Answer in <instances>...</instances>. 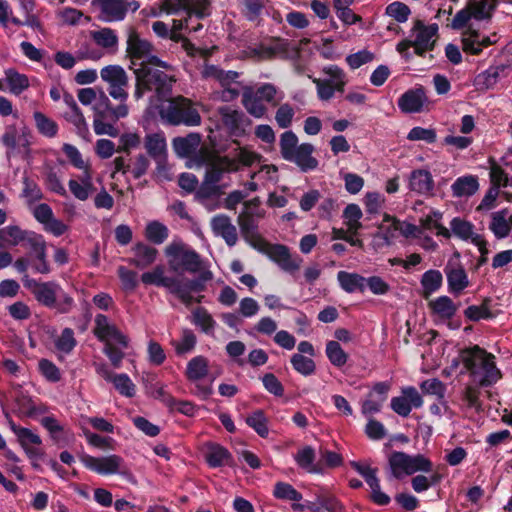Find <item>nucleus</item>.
Here are the masks:
<instances>
[{"label":"nucleus","instance_id":"nucleus-24","mask_svg":"<svg viewBox=\"0 0 512 512\" xmlns=\"http://www.w3.org/2000/svg\"><path fill=\"white\" fill-rule=\"evenodd\" d=\"M219 115L222 124L231 136L240 137L245 134L247 118L243 112L225 106L219 108Z\"/></svg>","mask_w":512,"mask_h":512},{"label":"nucleus","instance_id":"nucleus-25","mask_svg":"<svg viewBox=\"0 0 512 512\" xmlns=\"http://www.w3.org/2000/svg\"><path fill=\"white\" fill-rule=\"evenodd\" d=\"M428 102L422 86L406 91L398 99V107L403 113H419Z\"/></svg>","mask_w":512,"mask_h":512},{"label":"nucleus","instance_id":"nucleus-39","mask_svg":"<svg viewBox=\"0 0 512 512\" xmlns=\"http://www.w3.org/2000/svg\"><path fill=\"white\" fill-rule=\"evenodd\" d=\"M432 311L443 319H451L457 311V306L448 296H440L429 303Z\"/></svg>","mask_w":512,"mask_h":512},{"label":"nucleus","instance_id":"nucleus-45","mask_svg":"<svg viewBox=\"0 0 512 512\" xmlns=\"http://www.w3.org/2000/svg\"><path fill=\"white\" fill-rule=\"evenodd\" d=\"M33 118L36 128L40 134L48 138H52L57 135L58 125L54 120L39 111L34 112Z\"/></svg>","mask_w":512,"mask_h":512},{"label":"nucleus","instance_id":"nucleus-15","mask_svg":"<svg viewBox=\"0 0 512 512\" xmlns=\"http://www.w3.org/2000/svg\"><path fill=\"white\" fill-rule=\"evenodd\" d=\"M444 273L447 281L448 291L455 296H460L471 286L468 273L462 263L458 260H449L445 267Z\"/></svg>","mask_w":512,"mask_h":512},{"label":"nucleus","instance_id":"nucleus-6","mask_svg":"<svg viewBox=\"0 0 512 512\" xmlns=\"http://www.w3.org/2000/svg\"><path fill=\"white\" fill-rule=\"evenodd\" d=\"M169 269L175 273H197L203 268L200 255L179 239H174L165 247Z\"/></svg>","mask_w":512,"mask_h":512},{"label":"nucleus","instance_id":"nucleus-46","mask_svg":"<svg viewBox=\"0 0 512 512\" xmlns=\"http://www.w3.org/2000/svg\"><path fill=\"white\" fill-rule=\"evenodd\" d=\"M55 348L59 353L70 354L77 345L74 331L71 328H64L54 340Z\"/></svg>","mask_w":512,"mask_h":512},{"label":"nucleus","instance_id":"nucleus-21","mask_svg":"<svg viewBox=\"0 0 512 512\" xmlns=\"http://www.w3.org/2000/svg\"><path fill=\"white\" fill-rule=\"evenodd\" d=\"M82 463L86 468L100 475H110L120 472L123 465V459L115 454L103 457L85 455L82 457Z\"/></svg>","mask_w":512,"mask_h":512},{"label":"nucleus","instance_id":"nucleus-35","mask_svg":"<svg viewBox=\"0 0 512 512\" xmlns=\"http://www.w3.org/2000/svg\"><path fill=\"white\" fill-rule=\"evenodd\" d=\"M170 293L176 295L180 301L186 306L191 305L194 301L200 302V298L195 299L188 285V279L172 277V285L168 286Z\"/></svg>","mask_w":512,"mask_h":512},{"label":"nucleus","instance_id":"nucleus-63","mask_svg":"<svg viewBox=\"0 0 512 512\" xmlns=\"http://www.w3.org/2000/svg\"><path fill=\"white\" fill-rule=\"evenodd\" d=\"M294 116V107L289 103H283L276 110L275 121L278 127L286 129L291 126Z\"/></svg>","mask_w":512,"mask_h":512},{"label":"nucleus","instance_id":"nucleus-26","mask_svg":"<svg viewBox=\"0 0 512 512\" xmlns=\"http://www.w3.org/2000/svg\"><path fill=\"white\" fill-rule=\"evenodd\" d=\"M133 256L128 259L130 265L139 269L151 266L158 256V250L143 242H137L131 248Z\"/></svg>","mask_w":512,"mask_h":512},{"label":"nucleus","instance_id":"nucleus-9","mask_svg":"<svg viewBox=\"0 0 512 512\" xmlns=\"http://www.w3.org/2000/svg\"><path fill=\"white\" fill-rule=\"evenodd\" d=\"M173 150L181 158H190V167H200L208 160L210 151L201 146V136L189 133L185 137H176L172 141Z\"/></svg>","mask_w":512,"mask_h":512},{"label":"nucleus","instance_id":"nucleus-4","mask_svg":"<svg viewBox=\"0 0 512 512\" xmlns=\"http://www.w3.org/2000/svg\"><path fill=\"white\" fill-rule=\"evenodd\" d=\"M172 92L159 100L166 102L159 109L160 117L168 124L177 126H198L201 116L192 101L183 96L171 97Z\"/></svg>","mask_w":512,"mask_h":512},{"label":"nucleus","instance_id":"nucleus-12","mask_svg":"<svg viewBox=\"0 0 512 512\" xmlns=\"http://www.w3.org/2000/svg\"><path fill=\"white\" fill-rule=\"evenodd\" d=\"M209 361L204 356H195L189 360L185 370L188 381L194 384L193 394L202 400H206L212 394V384H204L201 381L208 376Z\"/></svg>","mask_w":512,"mask_h":512},{"label":"nucleus","instance_id":"nucleus-37","mask_svg":"<svg viewBox=\"0 0 512 512\" xmlns=\"http://www.w3.org/2000/svg\"><path fill=\"white\" fill-rule=\"evenodd\" d=\"M27 232L28 230H22L16 225H9L0 229V247L23 244Z\"/></svg>","mask_w":512,"mask_h":512},{"label":"nucleus","instance_id":"nucleus-36","mask_svg":"<svg viewBox=\"0 0 512 512\" xmlns=\"http://www.w3.org/2000/svg\"><path fill=\"white\" fill-rule=\"evenodd\" d=\"M230 458L229 451L223 446L215 443L206 445L205 459L211 467H220L225 465Z\"/></svg>","mask_w":512,"mask_h":512},{"label":"nucleus","instance_id":"nucleus-3","mask_svg":"<svg viewBox=\"0 0 512 512\" xmlns=\"http://www.w3.org/2000/svg\"><path fill=\"white\" fill-rule=\"evenodd\" d=\"M23 285L31 291L35 299L43 306L55 309L58 313H69L74 305V299L67 294L63 288L55 281L38 282L24 275Z\"/></svg>","mask_w":512,"mask_h":512},{"label":"nucleus","instance_id":"nucleus-17","mask_svg":"<svg viewBox=\"0 0 512 512\" xmlns=\"http://www.w3.org/2000/svg\"><path fill=\"white\" fill-rule=\"evenodd\" d=\"M266 254L280 269L290 274L297 272L303 262L299 255H292L289 248L281 244L268 245Z\"/></svg>","mask_w":512,"mask_h":512},{"label":"nucleus","instance_id":"nucleus-60","mask_svg":"<svg viewBox=\"0 0 512 512\" xmlns=\"http://www.w3.org/2000/svg\"><path fill=\"white\" fill-rule=\"evenodd\" d=\"M260 158L261 156L258 153L245 147H240L235 150V154L233 157H230V160L235 162L239 170L241 166L249 167L253 165L255 162L259 161Z\"/></svg>","mask_w":512,"mask_h":512},{"label":"nucleus","instance_id":"nucleus-48","mask_svg":"<svg viewBox=\"0 0 512 512\" xmlns=\"http://www.w3.org/2000/svg\"><path fill=\"white\" fill-rule=\"evenodd\" d=\"M279 146L281 156L287 161L299 147L298 137L291 130L285 131L280 136Z\"/></svg>","mask_w":512,"mask_h":512},{"label":"nucleus","instance_id":"nucleus-27","mask_svg":"<svg viewBox=\"0 0 512 512\" xmlns=\"http://www.w3.org/2000/svg\"><path fill=\"white\" fill-rule=\"evenodd\" d=\"M211 227L214 234L222 237L228 246L233 247L236 245L238 241L237 229L227 215L219 214L214 216L211 220Z\"/></svg>","mask_w":512,"mask_h":512},{"label":"nucleus","instance_id":"nucleus-47","mask_svg":"<svg viewBox=\"0 0 512 512\" xmlns=\"http://www.w3.org/2000/svg\"><path fill=\"white\" fill-rule=\"evenodd\" d=\"M246 423L260 437L266 438L269 435L268 419L262 410H256L246 418Z\"/></svg>","mask_w":512,"mask_h":512},{"label":"nucleus","instance_id":"nucleus-16","mask_svg":"<svg viewBox=\"0 0 512 512\" xmlns=\"http://www.w3.org/2000/svg\"><path fill=\"white\" fill-rule=\"evenodd\" d=\"M93 333L99 341L105 344L114 341L122 348L128 347L129 340L127 336L112 324L104 314H97L95 316Z\"/></svg>","mask_w":512,"mask_h":512},{"label":"nucleus","instance_id":"nucleus-32","mask_svg":"<svg viewBox=\"0 0 512 512\" xmlns=\"http://www.w3.org/2000/svg\"><path fill=\"white\" fill-rule=\"evenodd\" d=\"M479 190V181L476 175L458 177L451 185L452 195L457 198L471 197Z\"/></svg>","mask_w":512,"mask_h":512},{"label":"nucleus","instance_id":"nucleus-53","mask_svg":"<svg viewBox=\"0 0 512 512\" xmlns=\"http://www.w3.org/2000/svg\"><path fill=\"white\" fill-rule=\"evenodd\" d=\"M294 459L299 467L310 473H317L319 470L314 466L315 452L310 446H306L296 453Z\"/></svg>","mask_w":512,"mask_h":512},{"label":"nucleus","instance_id":"nucleus-38","mask_svg":"<svg viewBox=\"0 0 512 512\" xmlns=\"http://www.w3.org/2000/svg\"><path fill=\"white\" fill-rule=\"evenodd\" d=\"M424 296L437 292L443 284V276L439 270L430 269L423 273L420 280Z\"/></svg>","mask_w":512,"mask_h":512},{"label":"nucleus","instance_id":"nucleus-23","mask_svg":"<svg viewBox=\"0 0 512 512\" xmlns=\"http://www.w3.org/2000/svg\"><path fill=\"white\" fill-rule=\"evenodd\" d=\"M462 49L465 53L478 55L482 50L496 43V35L487 36L474 29H467L462 33Z\"/></svg>","mask_w":512,"mask_h":512},{"label":"nucleus","instance_id":"nucleus-62","mask_svg":"<svg viewBox=\"0 0 512 512\" xmlns=\"http://www.w3.org/2000/svg\"><path fill=\"white\" fill-rule=\"evenodd\" d=\"M475 15L480 19H490L498 5V0H470Z\"/></svg>","mask_w":512,"mask_h":512},{"label":"nucleus","instance_id":"nucleus-51","mask_svg":"<svg viewBox=\"0 0 512 512\" xmlns=\"http://www.w3.org/2000/svg\"><path fill=\"white\" fill-rule=\"evenodd\" d=\"M23 189L21 196L25 199L28 205H32L43 198V192L40 186L28 177H24Z\"/></svg>","mask_w":512,"mask_h":512},{"label":"nucleus","instance_id":"nucleus-40","mask_svg":"<svg viewBox=\"0 0 512 512\" xmlns=\"http://www.w3.org/2000/svg\"><path fill=\"white\" fill-rule=\"evenodd\" d=\"M5 79L9 91L14 95H20L30 85L28 77L25 74L17 72L15 69L6 70Z\"/></svg>","mask_w":512,"mask_h":512},{"label":"nucleus","instance_id":"nucleus-22","mask_svg":"<svg viewBox=\"0 0 512 512\" xmlns=\"http://www.w3.org/2000/svg\"><path fill=\"white\" fill-rule=\"evenodd\" d=\"M450 229L452 234L464 241L470 240L474 245H476L480 252L487 253V243L485 239L474 232V225L462 219L460 217H455L450 222Z\"/></svg>","mask_w":512,"mask_h":512},{"label":"nucleus","instance_id":"nucleus-49","mask_svg":"<svg viewBox=\"0 0 512 512\" xmlns=\"http://www.w3.org/2000/svg\"><path fill=\"white\" fill-rule=\"evenodd\" d=\"M293 369L303 376H310L315 373L316 364L310 357L302 354H293L290 359Z\"/></svg>","mask_w":512,"mask_h":512},{"label":"nucleus","instance_id":"nucleus-55","mask_svg":"<svg viewBox=\"0 0 512 512\" xmlns=\"http://www.w3.org/2000/svg\"><path fill=\"white\" fill-rule=\"evenodd\" d=\"M490 163V181L492 187H497L499 189L500 187H507L511 185L509 183V178L507 173L504 171V169L497 164V162L493 158H489Z\"/></svg>","mask_w":512,"mask_h":512},{"label":"nucleus","instance_id":"nucleus-61","mask_svg":"<svg viewBox=\"0 0 512 512\" xmlns=\"http://www.w3.org/2000/svg\"><path fill=\"white\" fill-rule=\"evenodd\" d=\"M64 118L75 127L78 135L81 137L84 138L89 133L87 122L80 108L73 111H66Z\"/></svg>","mask_w":512,"mask_h":512},{"label":"nucleus","instance_id":"nucleus-42","mask_svg":"<svg viewBox=\"0 0 512 512\" xmlns=\"http://www.w3.org/2000/svg\"><path fill=\"white\" fill-rule=\"evenodd\" d=\"M169 236V229L159 221H151L145 228V237L153 244L160 245L166 241Z\"/></svg>","mask_w":512,"mask_h":512},{"label":"nucleus","instance_id":"nucleus-5","mask_svg":"<svg viewBox=\"0 0 512 512\" xmlns=\"http://www.w3.org/2000/svg\"><path fill=\"white\" fill-rule=\"evenodd\" d=\"M414 39H404L396 46V50L401 56L409 61L412 54L409 52L411 47L418 56H424L426 52L433 50L435 46V37L438 32L437 24L425 25L422 21L417 20L411 30Z\"/></svg>","mask_w":512,"mask_h":512},{"label":"nucleus","instance_id":"nucleus-64","mask_svg":"<svg viewBox=\"0 0 512 512\" xmlns=\"http://www.w3.org/2000/svg\"><path fill=\"white\" fill-rule=\"evenodd\" d=\"M385 14L399 23H404L408 20L411 10L406 4L395 1L386 7Z\"/></svg>","mask_w":512,"mask_h":512},{"label":"nucleus","instance_id":"nucleus-33","mask_svg":"<svg viewBox=\"0 0 512 512\" xmlns=\"http://www.w3.org/2000/svg\"><path fill=\"white\" fill-rule=\"evenodd\" d=\"M101 78L108 84V87L118 85H129V77L120 65H108L101 69Z\"/></svg>","mask_w":512,"mask_h":512},{"label":"nucleus","instance_id":"nucleus-29","mask_svg":"<svg viewBox=\"0 0 512 512\" xmlns=\"http://www.w3.org/2000/svg\"><path fill=\"white\" fill-rule=\"evenodd\" d=\"M314 146L302 143L287 161L295 163L303 172L314 170L318 166V160L312 156Z\"/></svg>","mask_w":512,"mask_h":512},{"label":"nucleus","instance_id":"nucleus-13","mask_svg":"<svg viewBox=\"0 0 512 512\" xmlns=\"http://www.w3.org/2000/svg\"><path fill=\"white\" fill-rule=\"evenodd\" d=\"M91 4L104 22L121 21L128 11L135 12L140 7L135 0H92Z\"/></svg>","mask_w":512,"mask_h":512},{"label":"nucleus","instance_id":"nucleus-34","mask_svg":"<svg viewBox=\"0 0 512 512\" xmlns=\"http://www.w3.org/2000/svg\"><path fill=\"white\" fill-rule=\"evenodd\" d=\"M337 280L340 287L347 293L365 291V277L361 276L360 274L339 271L337 273Z\"/></svg>","mask_w":512,"mask_h":512},{"label":"nucleus","instance_id":"nucleus-19","mask_svg":"<svg viewBox=\"0 0 512 512\" xmlns=\"http://www.w3.org/2000/svg\"><path fill=\"white\" fill-rule=\"evenodd\" d=\"M204 164H206L204 179L215 185L219 184L225 173L238 171L237 165L234 161L230 160L229 156H213L210 153L208 160Z\"/></svg>","mask_w":512,"mask_h":512},{"label":"nucleus","instance_id":"nucleus-11","mask_svg":"<svg viewBox=\"0 0 512 512\" xmlns=\"http://www.w3.org/2000/svg\"><path fill=\"white\" fill-rule=\"evenodd\" d=\"M322 72L326 75L325 79H313L320 100L328 101L334 97L335 92H344L348 79L342 68L337 65H328L322 69Z\"/></svg>","mask_w":512,"mask_h":512},{"label":"nucleus","instance_id":"nucleus-20","mask_svg":"<svg viewBox=\"0 0 512 512\" xmlns=\"http://www.w3.org/2000/svg\"><path fill=\"white\" fill-rule=\"evenodd\" d=\"M423 399L413 386L402 388L401 395L391 399V408L399 416L407 417L413 408H420Z\"/></svg>","mask_w":512,"mask_h":512},{"label":"nucleus","instance_id":"nucleus-30","mask_svg":"<svg viewBox=\"0 0 512 512\" xmlns=\"http://www.w3.org/2000/svg\"><path fill=\"white\" fill-rule=\"evenodd\" d=\"M90 38L97 46L108 53H115L118 50V35L115 30L109 27L90 31Z\"/></svg>","mask_w":512,"mask_h":512},{"label":"nucleus","instance_id":"nucleus-44","mask_svg":"<svg viewBox=\"0 0 512 512\" xmlns=\"http://www.w3.org/2000/svg\"><path fill=\"white\" fill-rule=\"evenodd\" d=\"M15 403L19 412L25 416L31 417L44 411L38 408L35 401L22 390L16 392Z\"/></svg>","mask_w":512,"mask_h":512},{"label":"nucleus","instance_id":"nucleus-28","mask_svg":"<svg viewBox=\"0 0 512 512\" xmlns=\"http://www.w3.org/2000/svg\"><path fill=\"white\" fill-rule=\"evenodd\" d=\"M410 191L420 195L429 194L434 188V180L431 173L425 169L413 170L408 177Z\"/></svg>","mask_w":512,"mask_h":512},{"label":"nucleus","instance_id":"nucleus-59","mask_svg":"<svg viewBox=\"0 0 512 512\" xmlns=\"http://www.w3.org/2000/svg\"><path fill=\"white\" fill-rule=\"evenodd\" d=\"M24 247L30 250L31 255L45 252L47 249L44 237L34 231L27 232L23 244Z\"/></svg>","mask_w":512,"mask_h":512},{"label":"nucleus","instance_id":"nucleus-7","mask_svg":"<svg viewBox=\"0 0 512 512\" xmlns=\"http://www.w3.org/2000/svg\"><path fill=\"white\" fill-rule=\"evenodd\" d=\"M387 460L391 476L396 479L417 472L430 473L433 470V463L423 454L410 455L402 451H392Z\"/></svg>","mask_w":512,"mask_h":512},{"label":"nucleus","instance_id":"nucleus-14","mask_svg":"<svg viewBox=\"0 0 512 512\" xmlns=\"http://www.w3.org/2000/svg\"><path fill=\"white\" fill-rule=\"evenodd\" d=\"M144 148L156 163L159 176L166 177L167 172V142L163 132L149 133L144 138Z\"/></svg>","mask_w":512,"mask_h":512},{"label":"nucleus","instance_id":"nucleus-10","mask_svg":"<svg viewBox=\"0 0 512 512\" xmlns=\"http://www.w3.org/2000/svg\"><path fill=\"white\" fill-rule=\"evenodd\" d=\"M128 85H118L108 87L109 95L118 100L120 103L113 106L106 95H102L101 101L94 107L97 114L102 117H108L113 121L126 118L129 115V106L127 105L128 100Z\"/></svg>","mask_w":512,"mask_h":512},{"label":"nucleus","instance_id":"nucleus-43","mask_svg":"<svg viewBox=\"0 0 512 512\" xmlns=\"http://www.w3.org/2000/svg\"><path fill=\"white\" fill-rule=\"evenodd\" d=\"M489 228L498 239L506 238L510 234L511 226L506 220V212L504 210L492 214Z\"/></svg>","mask_w":512,"mask_h":512},{"label":"nucleus","instance_id":"nucleus-54","mask_svg":"<svg viewBox=\"0 0 512 512\" xmlns=\"http://www.w3.org/2000/svg\"><path fill=\"white\" fill-rule=\"evenodd\" d=\"M44 184L46 188L60 196H67V191L62 183L58 173L51 167L47 168L44 173Z\"/></svg>","mask_w":512,"mask_h":512},{"label":"nucleus","instance_id":"nucleus-50","mask_svg":"<svg viewBox=\"0 0 512 512\" xmlns=\"http://www.w3.org/2000/svg\"><path fill=\"white\" fill-rule=\"evenodd\" d=\"M11 429L17 436L18 441L23 449L27 448L29 446H32V445L40 446L42 444V440H41L40 436L33 433L28 428L19 427L12 423Z\"/></svg>","mask_w":512,"mask_h":512},{"label":"nucleus","instance_id":"nucleus-31","mask_svg":"<svg viewBox=\"0 0 512 512\" xmlns=\"http://www.w3.org/2000/svg\"><path fill=\"white\" fill-rule=\"evenodd\" d=\"M273 496L279 500L292 501V509L294 511H303L305 509V506L299 503L303 499L302 494L289 483L281 481L275 483Z\"/></svg>","mask_w":512,"mask_h":512},{"label":"nucleus","instance_id":"nucleus-52","mask_svg":"<svg viewBox=\"0 0 512 512\" xmlns=\"http://www.w3.org/2000/svg\"><path fill=\"white\" fill-rule=\"evenodd\" d=\"M326 355L329 361L336 367H342L347 363L348 354L337 341H329L326 344Z\"/></svg>","mask_w":512,"mask_h":512},{"label":"nucleus","instance_id":"nucleus-18","mask_svg":"<svg viewBox=\"0 0 512 512\" xmlns=\"http://www.w3.org/2000/svg\"><path fill=\"white\" fill-rule=\"evenodd\" d=\"M262 217H264V211H258L254 214L251 210H243L237 219L244 238L251 244V246L259 250H262V246H267L264 240L257 233L258 225L256 218Z\"/></svg>","mask_w":512,"mask_h":512},{"label":"nucleus","instance_id":"nucleus-56","mask_svg":"<svg viewBox=\"0 0 512 512\" xmlns=\"http://www.w3.org/2000/svg\"><path fill=\"white\" fill-rule=\"evenodd\" d=\"M111 383H113L115 389L123 396L125 397H133L136 393V386L130 379V377L125 374H115L113 379L111 380Z\"/></svg>","mask_w":512,"mask_h":512},{"label":"nucleus","instance_id":"nucleus-1","mask_svg":"<svg viewBox=\"0 0 512 512\" xmlns=\"http://www.w3.org/2000/svg\"><path fill=\"white\" fill-rule=\"evenodd\" d=\"M152 51L151 43L141 38L136 30L128 31L126 52L132 64L140 63V67L134 70L136 78L134 98L136 100L141 99L145 92L152 90L160 98H164L171 93L173 84L176 82L175 75L158 69L162 68L170 72L171 65L154 56Z\"/></svg>","mask_w":512,"mask_h":512},{"label":"nucleus","instance_id":"nucleus-8","mask_svg":"<svg viewBox=\"0 0 512 512\" xmlns=\"http://www.w3.org/2000/svg\"><path fill=\"white\" fill-rule=\"evenodd\" d=\"M277 88L271 83H265L256 89L245 86L242 92V104L246 111L255 118H262L267 113L264 102H274Z\"/></svg>","mask_w":512,"mask_h":512},{"label":"nucleus","instance_id":"nucleus-2","mask_svg":"<svg viewBox=\"0 0 512 512\" xmlns=\"http://www.w3.org/2000/svg\"><path fill=\"white\" fill-rule=\"evenodd\" d=\"M459 358L474 384L490 387L502 377L495 356L477 345L462 350Z\"/></svg>","mask_w":512,"mask_h":512},{"label":"nucleus","instance_id":"nucleus-41","mask_svg":"<svg viewBox=\"0 0 512 512\" xmlns=\"http://www.w3.org/2000/svg\"><path fill=\"white\" fill-rule=\"evenodd\" d=\"M141 281L145 285H156L165 287L166 289H168V286L172 285V277L165 276L164 268L160 265L156 266L151 271L144 272L141 275Z\"/></svg>","mask_w":512,"mask_h":512},{"label":"nucleus","instance_id":"nucleus-57","mask_svg":"<svg viewBox=\"0 0 512 512\" xmlns=\"http://www.w3.org/2000/svg\"><path fill=\"white\" fill-rule=\"evenodd\" d=\"M482 386L478 384H474L472 381L468 384L464 391L462 392V400L465 402L468 408H473L475 410H480L482 407V403L480 401L481 391L480 388Z\"/></svg>","mask_w":512,"mask_h":512},{"label":"nucleus","instance_id":"nucleus-58","mask_svg":"<svg viewBox=\"0 0 512 512\" xmlns=\"http://www.w3.org/2000/svg\"><path fill=\"white\" fill-rule=\"evenodd\" d=\"M193 323L206 334H213L216 322L204 308H197L193 312Z\"/></svg>","mask_w":512,"mask_h":512}]
</instances>
